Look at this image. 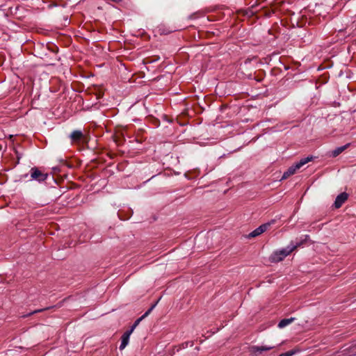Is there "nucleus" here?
Segmentation results:
<instances>
[{
    "label": "nucleus",
    "mask_w": 356,
    "mask_h": 356,
    "mask_svg": "<svg viewBox=\"0 0 356 356\" xmlns=\"http://www.w3.org/2000/svg\"><path fill=\"white\" fill-rule=\"evenodd\" d=\"M313 159L312 156H307V158L302 159L298 163L291 166L288 168V170L284 172L282 179H286L290 176L293 175L296 173V172L299 170L302 166L308 162L311 161Z\"/></svg>",
    "instance_id": "nucleus-1"
},
{
    "label": "nucleus",
    "mask_w": 356,
    "mask_h": 356,
    "mask_svg": "<svg viewBox=\"0 0 356 356\" xmlns=\"http://www.w3.org/2000/svg\"><path fill=\"white\" fill-rule=\"evenodd\" d=\"M296 249V246H289L275 252L270 257V260L273 262L281 261L284 258L288 256Z\"/></svg>",
    "instance_id": "nucleus-2"
},
{
    "label": "nucleus",
    "mask_w": 356,
    "mask_h": 356,
    "mask_svg": "<svg viewBox=\"0 0 356 356\" xmlns=\"http://www.w3.org/2000/svg\"><path fill=\"white\" fill-rule=\"evenodd\" d=\"M275 222V220H272L271 221H270L267 223L262 224L259 227L255 229L254 231L250 232L247 236V238H250L257 237V236L261 235L262 233L266 232L270 227V226L271 225L274 224Z\"/></svg>",
    "instance_id": "nucleus-3"
},
{
    "label": "nucleus",
    "mask_w": 356,
    "mask_h": 356,
    "mask_svg": "<svg viewBox=\"0 0 356 356\" xmlns=\"http://www.w3.org/2000/svg\"><path fill=\"white\" fill-rule=\"evenodd\" d=\"M31 178L32 180H36L38 181H43L47 178L48 175L42 172L40 170L37 168H32L31 169Z\"/></svg>",
    "instance_id": "nucleus-4"
},
{
    "label": "nucleus",
    "mask_w": 356,
    "mask_h": 356,
    "mask_svg": "<svg viewBox=\"0 0 356 356\" xmlns=\"http://www.w3.org/2000/svg\"><path fill=\"white\" fill-rule=\"evenodd\" d=\"M72 143L86 144L88 142V135H70Z\"/></svg>",
    "instance_id": "nucleus-5"
},
{
    "label": "nucleus",
    "mask_w": 356,
    "mask_h": 356,
    "mask_svg": "<svg viewBox=\"0 0 356 356\" xmlns=\"http://www.w3.org/2000/svg\"><path fill=\"white\" fill-rule=\"evenodd\" d=\"M273 348L274 346H253L250 348V351L252 354L254 355L255 356H257L259 354H261L263 351L270 350Z\"/></svg>",
    "instance_id": "nucleus-6"
},
{
    "label": "nucleus",
    "mask_w": 356,
    "mask_h": 356,
    "mask_svg": "<svg viewBox=\"0 0 356 356\" xmlns=\"http://www.w3.org/2000/svg\"><path fill=\"white\" fill-rule=\"evenodd\" d=\"M348 193H346L345 192L340 193L336 197V200L334 202V207L336 209L340 208L342 206V204L348 200Z\"/></svg>",
    "instance_id": "nucleus-7"
},
{
    "label": "nucleus",
    "mask_w": 356,
    "mask_h": 356,
    "mask_svg": "<svg viewBox=\"0 0 356 356\" xmlns=\"http://www.w3.org/2000/svg\"><path fill=\"white\" fill-rule=\"evenodd\" d=\"M131 334V331H127L122 336V341L120 346V349L123 350L128 344L130 334Z\"/></svg>",
    "instance_id": "nucleus-8"
},
{
    "label": "nucleus",
    "mask_w": 356,
    "mask_h": 356,
    "mask_svg": "<svg viewBox=\"0 0 356 356\" xmlns=\"http://www.w3.org/2000/svg\"><path fill=\"white\" fill-rule=\"evenodd\" d=\"M349 145H350V143H347L346 145H345L343 146L339 147L336 148L335 149L330 152V156H332V157H337L340 154H341L344 150H346L349 147Z\"/></svg>",
    "instance_id": "nucleus-9"
},
{
    "label": "nucleus",
    "mask_w": 356,
    "mask_h": 356,
    "mask_svg": "<svg viewBox=\"0 0 356 356\" xmlns=\"http://www.w3.org/2000/svg\"><path fill=\"white\" fill-rule=\"evenodd\" d=\"M295 321V318L291 317L290 318H284L280 321L278 323V327L279 328H284L286 326L289 325L291 323H293Z\"/></svg>",
    "instance_id": "nucleus-10"
},
{
    "label": "nucleus",
    "mask_w": 356,
    "mask_h": 356,
    "mask_svg": "<svg viewBox=\"0 0 356 356\" xmlns=\"http://www.w3.org/2000/svg\"><path fill=\"white\" fill-rule=\"evenodd\" d=\"M307 238H308V236H305V238L304 239H302L300 240V241L298 242H296V243H293V242H291L289 245V246H296V249L300 246L305 241H306L307 240Z\"/></svg>",
    "instance_id": "nucleus-11"
},
{
    "label": "nucleus",
    "mask_w": 356,
    "mask_h": 356,
    "mask_svg": "<svg viewBox=\"0 0 356 356\" xmlns=\"http://www.w3.org/2000/svg\"><path fill=\"white\" fill-rule=\"evenodd\" d=\"M159 300L156 301L154 304H153L151 307L141 316V318H146L150 313L153 310V309L156 307V305H157Z\"/></svg>",
    "instance_id": "nucleus-12"
},
{
    "label": "nucleus",
    "mask_w": 356,
    "mask_h": 356,
    "mask_svg": "<svg viewBox=\"0 0 356 356\" xmlns=\"http://www.w3.org/2000/svg\"><path fill=\"white\" fill-rule=\"evenodd\" d=\"M122 136V135L114 134V135H112L111 137L114 142H115L116 143L120 144V143H121L120 138H121Z\"/></svg>",
    "instance_id": "nucleus-13"
},
{
    "label": "nucleus",
    "mask_w": 356,
    "mask_h": 356,
    "mask_svg": "<svg viewBox=\"0 0 356 356\" xmlns=\"http://www.w3.org/2000/svg\"><path fill=\"white\" fill-rule=\"evenodd\" d=\"M143 319V318H141V317H140L138 319H137L135 321V323H134V325H132V327H131V330L129 331H131V332H132Z\"/></svg>",
    "instance_id": "nucleus-14"
},
{
    "label": "nucleus",
    "mask_w": 356,
    "mask_h": 356,
    "mask_svg": "<svg viewBox=\"0 0 356 356\" xmlns=\"http://www.w3.org/2000/svg\"><path fill=\"white\" fill-rule=\"evenodd\" d=\"M296 353V350H291L284 353L280 354L279 356H292Z\"/></svg>",
    "instance_id": "nucleus-15"
},
{
    "label": "nucleus",
    "mask_w": 356,
    "mask_h": 356,
    "mask_svg": "<svg viewBox=\"0 0 356 356\" xmlns=\"http://www.w3.org/2000/svg\"><path fill=\"white\" fill-rule=\"evenodd\" d=\"M72 134H81V131H73L72 132Z\"/></svg>",
    "instance_id": "nucleus-16"
},
{
    "label": "nucleus",
    "mask_w": 356,
    "mask_h": 356,
    "mask_svg": "<svg viewBox=\"0 0 356 356\" xmlns=\"http://www.w3.org/2000/svg\"><path fill=\"white\" fill-rule=\"evenodd\" d=\"M13 136H14V135L10 134V135H9V138H10V140H13Z\"/></svg>",
    "instance_id": "nucleus-17"
},
{
    "label": "nucleus",
    "mask_w": 356,
    "mask_h": 356,
    "mask_svg": "<svg viewBox=\"0 0 356 356\" xmlns=\"http://www.w3.org/2000/svg\"><path fill=\"white\" fill-rule=\"evenodd\" d=\"M41 311H42V309L35 310L32 314L37 313V312H41Z\"/></svg>",
    "instance_id": "nucleus-18"
},
{
    "label": "nucleus",
    "mask_w": 356,
    "mask_h": 356,
    "mask_svg": "<svg viewBox=\"0 0 356 356\" xmlns=\"http://www.w3.org/2000/svg\"><path fill=\"white\" fill-rule=\"evenodd\" d=\"M27 176H28V175H24V177H26Z\"/></svg>",
    "instance_id": "nucleus-19"
}]
</instances>
